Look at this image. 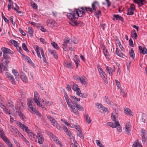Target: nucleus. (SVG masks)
Segmentation results:
<instances>
[{"mask_svg":"<svg viewBox=\"0 0 147 147\" xmlns=\"http://www.w3.org/2000/svg\"><path fill=\"white\" fill-rule=\"evenodd\" d=\"M64 97L66 101L68 106L69 107L71 110L76 115H78V110L75 109V105L76 104V102L80 100L79 98H78L72 96H70L71 99H69L68 95L66 92H64Z\"/></svg>","mask_w":147,"mask_h":147,"instance_id":"f257e3e1","label":"nucleus"},{"mask_svg":"<svg viewBox=\"0 0 147 147\" xmlns=\"http://www.w3.org/2000/svg\"><path fill=\"white\" fill-rule=\"evenodd\" d=\"M34 48L37 54L38 57L40 59L41 58V57L40 53V52L41 53L43 61L46 63H48L45 57L42 48L41 47H39L37 45L35 46V47H34Z\"/></svg>","mask_w":147,"mask_h":147,"instance_id":"f03ea898","label":"nucleus"},{"mask_svg":"<svg viewBox=\"0 0 147 147\" xmlns=\"http://www.w3.org/2000/svg\"><path fill=\"white\" fill-rule=\"evenodd\" d=\"M75 11H72L71 13H67V17L70 20H72V23L70 22V23L72 24H73L75 25H76L77 23L74 20L78 18V15H76Z\"/></svg>","mask_w":147,"mask_h":147,"instance_id":"7ed1b4c3","label":"nucleus"},{"mask_svg":"<svg viewBox=\"0 0 147 147\" xmlns=\"http://www.w3.org/2000/svg\"><path fill=\"white\" fill-rule=\"evenodd\" d=\"M98 70L101 77L103 78V79L104 82L107 84L108 83L107 79V76L105 73L103 71V69H102L100 65H98Z\"/></svg>","mask_w":147,"mask_h":147,"instance_id":"20e7f679","label":"nucleus"},{"mask_svg":"<svg viewBox=\"0 0 147 147\" xmlns=\"http://www.w3.org/2000/svg\"><path fill=\"white\" fill-rule=\"evenodd\" d=\"M47 117L48 118L50 121L53 123V124L54 126L56 127L58 129H60V126L58 124L57 121L53 117L49 115H47Z\"/></svg>","mask_w":147,"mask_h":147,"instance_id":"39448f33","label":"nucleus"},{"mask_svg":"<svg viewBox=\"0 0 147 147\" xmlns=\"http://www.w3.org/2000/svg\"><path fill=\"white\" fill-rule=\"evenodd\" d=\"M15 109L16 111H15V112L13 113L14 115L16 116L17 115H18L23 120L26 119V117L21 110L17 109L16 107H15Z\"/></svg>","mask_w":147,"mask_h":147,"instance_id":"423d86ee","label":"nucleus"},{"mask_svg":"<svg viewBox=\"0 0 147 147\" xmlns=\"http://www.w3.org/2000/svg\"><path fill=\"white\" fill-rule=\"evenodd\" d=\"M47 26L53 28L58 26L57 23L53 19H49L47 21Z\"/></svg>","mask_w":147,"mask_h":147,"instance_id":"0eeeda50","label":"nucleus"},{"mask_svg":"<svg viewBox=\"0 0 147 147\" xmlns=\"http://www.w3.org/2000/svg\"><path fill=\"white\" fill-rule=\"evenodd\" d=\"M16 124L24 131L26 133L29 132V129L26 126L18 121H16Z\"/></svg>","mask_w":147,"mask_h":147,"instance_id":"6e6552de","label":"nucleus"},{"mask_svg":"<svg viewBox=\"0 0 147 147\" xmlns=\"http://www.w3.org/2000/svg\"><path fill=\"white\" fill-rule=\"evenodd\" d=\"M106 70L109 75L111 76L113 73L115 71V65H113L112 67L106 66Z\"/></svg>","mask_w":147,"mask_h":147,"instance_id":"1a4fd4ad","label":"nucleus"},{"mask_svg":"<svg viewBox=\"0 0 147 147\" xmlns=\"http://www.w3.org/2000/svg\"><path fill=\"white\" fill-rule=\"evenodd\" d=\"M36 137L38 139V143L40 144H42L44 142V139L42 134L40 132L37 133Z\"/></svg>","mask_w":147,"mask_h":147,"instance_id":"9d476101","label":"nucleus"},{"mask_svg":"<svg viewBox=\"0 0 147 147\" xmlns=\"http://www.w3.org/2000/svg\"><path fill=\"white\" fill-rule=\"evenodd\" d=\"M50 136H51V138L53 139V141L57 145H62V144L61 142L58 139L57 137H56L53 133H51Z\"/></svg>","mask_w":147,"mask_h":147,"instance_id":"9b49d317","label":"nucleus"},{"mask_svg":"<svg viewBox=\"0 0 147 147\" xmlns=\"http://www.w3.org/2000/svg\"><path fill=\"white\" fill-rule=\"evenodd\" d=\"M118 116V113H117L116 110H115L112 113L111 115V117L112 120L115 122L117 121L118 122H119L118 120L117 119Z\"/></svg>","mask_w":147,"mask_h":147,"instance_id":"f8f14e48","label":"nucleus"},{"mask_svg":"<svg viewBox=\"0 0 147 147\" xmlns=\"http://www.w3.org/2000/svg\"><path fill=\"white\" fill-rule=\"evenodd\" d=\"M80 8H79V9H75V12L76 13V15H78V17H82L83 15H85V12L84 11L80 10Z\"/></svg>","mask_w":147,"mask_h":147,"instance_id":"ddd939ff","label":"nucleus"},{"mask_svg":"<svg viewBox=\"0 0 147 147\" xmlns=\"http://www.w3.org/2000/svg\"><path fill=\"white\" fill-rule=\"evenodd\" d=\"M22 56L24 58L25 60L27 61L31 66L33 67H34V64L32 62L29 57L24 54H23Z\"/></svg>","mask_w":147,"mask_h":147,"instance_id":"4468645a","label":"nucleus"},{"mask_svg":"<svg viewBox=\"0 0 147 147\" xmlns=\"http://www.w3.org/2000/svg\"><path fill=\"white\" fill-rule=\"evenodd\" d=\"M142 135V140L143 142V144H145L146 140V130L144 129H142L141 131Z\"/></svg>","mask_w":147,"mask_h":147,"instance_id":"2eb2a0df","label":"nucleus"},{"mask_svg":"<svg viewBox=\"0 0 147 147\" xmlns=\"http://www.w3.org/2000/svg\"><path fill=\"white\" fill-rule=\"evenodd\" d=\"M38 93L36 91H35L34 92V98L35 102L36 103L37 106H40V102L38 100L39 99V97H38Z\"/></svg>","mask_w":147,"mask_h":147,"instance_id":"dca6fc26","label":"nucleus"},{"mask_svg":"<svg viewBox=\"0 0 147 147\" xmlns=\"http://www.w3.org/2000/svg\"><path fill=\"white\" fill-rule=\"evenodd\" d=\"M1 50L3 52V54H6L7 53L13 54V52L10 49L5 47L2 48Z\"/></svg>","mask_w":147,"mask_h":147,"instance_id":"f3484780","label":"nucleus"},{"mask_svg":"<svg viewBox=\"0 0 147 147\" xmlns=\"http://www.w3.org/2000/svg\"><path fill=\"white\" fill-rule=\"evenodd\" d=\"M80 9L84 11L85 12L86 11L87 13L89 14L93 12L92 9L90 7H82L80 8Z\"/></svg>","mask_w":147,"mask_h":147,"instance_id":"a211bd4d","label":"nucleus"},{"mask_svg":"<svg viewBox=\"0 0 147 147\" xmlns=\"http://www.w3.org/2000/svg\"><path fill=\"white\" fill-rule=\"evenodd\" d=\"M69 40L70 39L68 37L63 42L62 45V48L65 51H67L68 50L67 44L68 42H69Z\"/></svg>","mask_w":147,"mask_h":147,"instance_id":"6ab92c4d","label":"nucleus"},{"mask_svg":"<svg viewBox=\"0 0 147 147\" xmlns=\"http://www.w3.org/2000/svg\"><path fill=\"white\" fill-rule=\"evenodd\" d=\"M131 125L130 123L129 122L127 123L125 125V131L128 135H129L130 134V132L131 130Z\"/></svg>","mask_w":147,"mask_h":147,"instance_id":"aec40b11","label":"nucleus"},{"mask_svg":"<svg viewBox=\"0 0 147 147\" xmlns=\"http://www.w3.org/2000/svg\"><path fill=\"white\" fill-rule=\"evenodd\" d=\"M119 124V122L117 121H116L115 123L113 122H108L107 123V125L110 127L113 128H115L117 127V125H118Z\"/></svg>","mask_w":147,"mask_h":147,"instance_id":"412c9836","label":"nucleus"},{"mask_svg":"<svg viewBox=\"0 0 147 147\" xmlns=\"http://www.w3.org/2000/svg\"><path fill=\"white\" fill-rule=\"evenodd\" d=\"M1 138L9 147H12L13 146L12 144L10 142L8 138L6 137L5 135L3 136Z\"/></svg>","mask_w":147,"mask_h":147,"instance_id":"4be33fe9","label":"nucleus"},{"mask_svg":"<svg viewBox=\"0 0 147 147\" xmlns=\"http://www.w3.org/2000/svg\"><path fill=\"white\" fill-rule=\"evenodd\" d=\"M99 7V4L97 1L94 2L92 4V9L94 11H96Z\"/></svg>","mask_w":147,"mask_h":147,"instance_id":"5701e85b","label":"nucleus"},{"mask_svg":"<svg viewBox=\"0 0 147 147\" xmlns=\"http://www.w3.org/2000/svg\"><path fill=\"white\" fill-rule=\"evenodd\" d=\"M139 49L141 54H142L145 55L147 54V49L145 47H142V46H140L139 47Z\"/></svg>","mask_w":147,"mask_h":147,"instance_id":"b1692460","label":"nucleus"},{"mask_svg":"<svg viewBox=\"0 0 147 147\" xmlns=\"http://www.w3.org/2000/svg\"><path fill=\"white\" fill-rule=\"evenodd\" d=\"M3 56L5 61V64L7 65L10 62V57L6 54H3Z\"/></svg>","mask_w":147,"mask_h":147,"instance_id":"393cba45","label":"nucleus"},{"mask_svg":"<svg viewBox=\"0 0 147 147\" xmlns=\"http://www.w3.org/2000/svg\"><path fill=\"white\" fill-rule=\"evenodd\" d=\"M0 107L3 109V111L6 114L8 115H10L11 114L10 111L8 110L7 108L1 103H0Z\"/></svg>","mask_w":147,"mask_h":147,"instance_id":"a878e982","label":"nucleus"},{"mask_svg":"<svg viewBox=\"0 0 147 147\" xmlns=\"http://www.w3.org/2000/svg\"><path fill=\"white\" fill-rule=\"evenodd\" d=\"M113 19L114 20H117L121 21H122L123 20V18L118 14H114L113 15Z\"/></svg>","mask_w":147,"mask_h":147,"instance_id":"bb28decb","label":"nucleus"},{"mask_svg":"<svg viewBox=\"0 0 147 147\" xmlns=\"http://www.w3.org/2000/svg\"><path fill=\"white\" fill-rule=\"evenodd\" d=\"M74 60L76 64V68H77L78 66V64L80 62L78 56L77 55H75L74 57Z\"/></svg>","mask_w":147,"mask_h":147,"instance_id":"cd10ccee","label":"nucleus"},{"mask_svg":"<svg viewBox=\"0 0 147 147\" xmlns=\"http://www.w3.org/2000/svg\"><path fill=\"white\" fill-rule=\"evenodd\" d=\"M87 79L86 78L81 77L79 81L82 84L86 86L87 84Z\"/></svg>","mask_w":147,"mask_h":147,"instance_id":"c85d7f7f","label":"nucleus"},{"mask_svg":"<svg viewBox=\"0 0 147 147\" xmlns=\"http://www.w3.org/2000/svg\"><path fill=\"white\" fill-rule=\"evenodd\" d=\"M20 78L23 82H28V78L25 74L24 73L22 74L20 76Z\"/></svg>","mask_w":147,"mask_h":147,"instance_id":"c756f323","label":"nucleus"},{"mask_svg":"<svg viewBox=\"0 0 147 147\" xmlns=\"http://www.w3.org/2000/svg\"><path fill=\"white\" fill-rule=\"evenodd\" d=\"M28 100L27 105L29 108L30 107H34V104L32 100L28 99Z\"/></svg>","mask_w":147,"mask_h":147,"instance_id":"7c9ffc66","label":"nucleus"},{"mask_svg":"<svg viewBox=\"0 0 147 147\" xmlns=\"http://www.w3.org/2000/svg\"><path fill=\"white\" fill-rule=\"evenodd\" d=\"M142 121L144 123L147 122V114L146 113H143L142 114Z\"/></svg>","mask_w":147,"mask_h":147,"instance_id":"2f4dec72","label":"nucleus"},{"mask_svg":"<svg viewBox=\"0 0 147 147\" xmlns=\"http://www.w3.org/2000/svg\"><path fill=\"white\" fill-rule=\"evenodd\" d=\"M116 54L120 57H123L124 56V55L121 52L120 50L117 47L116 48Z\"/></svg>","mask_w":147,"mask_h":147,"instance_id":"473e14b6","label":"nucleus"},{"mask_svg":"<svg viewBox=\"0 0 147 147\" xmlns=\"http://www.w3.org/2000/svg\"><path fill=\"white\" fill-rule=\"evenodd\" d=\"M65 67H67L69 69L72 68L73 66L71 63L70 62H67L63 63Z\"/></svg>","mask_w":147,"mask_h":147,"instance_id":"72a5a7b5","label":"nucleus"},{"mask_svg":"<svg viewBox=\"0 0 147 147\" xmlns=\"http://www.w3.org/2000/svg\"><path fill=\"white\" fill-rule=\"evenodd\" d=\"M63 128L64 131L66 132L67 134L71 138L72 136L71 134V132L68 130L67 127L66 126H64L63 127Z\"/></svg>","mask_w":147,"mask_h":147,"instance_id":"f704fd0d","label":"nucleus"},{"mask_svg":"<svg viewBox=\"0 0 147 147\" xmlns=\"http://www.w3.org/2000/svg\"><path fill=\"white\" fill-rule=\"evenodd\" d=\"M103 53L106 59L109 60L110 58L109 57V53L107 50L105 49H103Z\"/></svg>","mask_w":147,"mask_h":147,"instance_id":"c9c22d12","label":"nucleus"},{"mask_svg":"<svg viewBox=\"0 0 147 147\" xmlns=\"http://www.w3.org/2000/svg\"><path fill=\"white\" fill-rule=\"evenodd\" d=\"M77 135L79 136L80 138L82 139H84V136L83 135V134L82 131L80 129L78 130Z\"/></svg>","mask_w":147,"mask_h":147,"instance_id":"e433bc0d","label":"nucleus"},{"mask_svg":"<svg viewBox=\"0 0 147 147\" xmlns=\"http://www.w3.org/2000/svg\"><path fill=\"white\" fill-rule=\"evenodd\" d=\"M124 112L125 114L131 115H132L131 111L130 109L127 108H125Z\"/></svg>","mask_w":147,"mask_h":147,"instance_id":"4c0bfd02","label":"nucleus"},{"mask_svg":"<svg viewBox=\"0 0 147 147\" xmlns=\"http://www.w3.org/2000/svg\"><path fill=\"white\" fill-rule=\"evenodd\" d=\"M75 108L76 107L79 110V111H84V107L80 105H78L77 104H75Z\"/></svg>","mask_w":147,"mask_h":147,"instance_id":"58836bf2","label":"nucleus"},{"mask_svg":"<svg viewBox=\"0 0 147 147\" xmlns=\"http://www.w3.org/2000/svg\"><path fill=\"white\" fill-rule=\"evenodd\" d=\"M28 134V136L29 137H31L34 138H36L37 135H36L34 133L31 132L29 130L28 132H27Z\"/></svg>","mask_w":147,"mask_h":147,"instance_id":"ea45409f","label":"nucleus"},{"mask_svg":"<svg viewBox=\"0 0 147 147\" xmlns=\"http://www.w3.org/2000/svg\"><path fill=\"white\" fill-rule=\"evenodd\" d=\"M116 41L121 50L122 51L124 52L125 51V49L122 45L121 44V42H120L119 40H117Z\"/></svg>","mask_w":147,"mask_h":147,"instance_id":"a19ab883","label":"nucleus"},{"mask_svg":"<svg viewBox=\"0 0 147 147\" xmlns=\"http://www.w3.org/2000/svg\"><path fill=\"white\" fill-rule=\"evenodd\" d=\"M33 30L32 28L28 27V33L30 36L33 35Z\"/></svg>","mask_w":147,"mask_h":147,"instance_id":"79ce46f5","label":"nucleus"},{"mask_svg":"<svg viewBox=\"0 0 147 147\" xmlns=\"http://www.w3.org/2000/svg\"><path fill=\"white\" fill-rule=\"evenodd\" d=\"M3 70L5 71H7V68L4 66L1 65L0 66V72L2 73L3 72Z\"/></svg>","mask_w":147,"mask_h":147,"instance_id":"37998d69","label":"nucleus"},{"mask_svg":"<svg viewBox=\"0 0 147 147\" xmlns=\"http://www.w3.org/2000/svg\"><path fill=\"white\" fill-rule=\"evenodd\" d=\"M7 102L9 105V106L10 107L13 109L14 108V106L13 105V102L11 100H7Z\"/></svg>","mask_w":147,"mask_h":147,"instance_id":"c03bdc74","label":"nucleus"},{"mask_svg":"<svg viewBox=\"0 0 147 147\" xmlns=\"http://www.w3.org/2000/svg\"><path fill=\"white\" fill-rule=\"evenodd\" d=\"M131 34L132 37L136 39L137 34L135 30H134L133 31H132Z\"/></svg>","mask_w":147,"mask_h":147,"instance_id":"a18cd8bd","label":"nucleus"},{"mask_svg":"<svg viewBox=\"0 0 147 147\" xmlns=\"http://www.w3.org/2000/svg\"><path fill=\"white\" fill-rule=\"evenodd\" d=\"M129 53L130 56L133 59H134L135 57V55L133 49H131L129 51Z\"/></svg>","mask_w":147,"mask_h":147,"instance_id":"49530a36","label":"nucleus"},{"mask_svg":"<svg viewBox=\"0 0 147 147\" xmlns=\"http://www.w3.org/2000/svg\"><path fill=\"white\" fill-rule=\"evenodd\" d=\"M85 118L86 119V122L88 123L89 124L91 122V120L90 119V117L88 115L86 114L84 115Z\"/></svg>","mask_w":147,"mask_h":147,"instance_id":"de8ad7c7","label":"nucleus"},{"mask_svg":"<svg viewBox=\"0 0 147 147\" xmlns=\"http://www.w3.org/2000/svg\"><path fill=\"white\" fill-rule=\"evenodd\" d=\"M9 129H10L11 132H12L13 131H14L16 133H17L18 132V130L15 127L12 126H10L8 127Z\"/></svg>","mask_w":147,"mask_h":147,"instance_id":"09e8293b","label":"nucleus"},{"mask_svg":"<svg viewBox=\"0 0 147 147\" xmlns=\"http://www.w3.org/2000/svg\"><path fill=\"white\" fill-rule=\"evenodd\" d=\"M143 147L141 144H140L139 142L137 141L135 144H134L132 145V147Z\"/></svg>","mask_w":147,"mask_h":147,"instance_id":"8fccbe9b","label":"nucleus"},{"mask_svg":"<svg viewBox=\"0 0 147 147\" xmlns=\"http://www.w3.org/2000/svg\"><path fill=\"white\" fill-rule=\"evenodd\" d=\"M28 110H29L30 111L32 114H34L37 110L34 107L29 108Z\"/></svg>","mask_w":147,"mask_h":147,"instance_id":"3c124183","label":"nucleus"},{"mask_svg":"<svg viewBox=\"0 0 147 147\" xmlns=\"http://www.w3.org/2000/svg\"><path fill=\"white\" fill-rule=\"evenodd\" d=\"M51 44L52 46L54 47V48L56 49H58L59 47L57 44L55 43V42H53L51 43Z\"/></svg>","mask_w":147,"mask_h":147,"instance_id":"603ef678","label":"nucleus"},{"mask_svg":"<svg viewBox=\"0 0 147 147\" xmlns=\"http://www.w3.org/2000/svg\"><path fill=\"white\" fill-rule=\"evenodd\" d=\"M16 47L17 50L22 55H22L24 54L23 53V51L21 47H19L18 45Z\"/></svg>","mask_w":147,"mask_h":147,"instance_id":"864d4df0","label":"nucleus"},{"mask_svg":"<svg viewBox=\"0 0 147 147\" xmlns=\"http://www.w3.org/2000/svg\"><path fill=\"white\" fill-rule=\"evenodd\" d=\"M22 47L23 48V49L27 52H29V51L25 43H23L22 44Z\"/></svg>","mask_w":147,"mask_h":147,"instance_id":"5fc2aeb1","label":"nucleus"},{"mask_svg":"<svg viewBox=\"0 0 147 147\" xmlns=\"http://www.w3.org/2000/svg\"><path fill=\"white\" fill-rule=\"evenodd\" d=\"M120 89V92L121 94L124 97L125 96L126 93L125 91H124L121 88H119Z\"/></svg>","mask_w":147,"mask_h":147,"instance_id":"6e6d98bb","label":"nucleus"},{"mask_svg":"<svg viewBox=\"0 0 147 147\" xmlns=\"http://www.w3.org/2000/svg\"><path fill=\"white\" fill-rule=\"evenodd\" d=\"M96 142L99 147H105V146L101 143L100 140H96Z\"/></svg>","mask_w":147,"mask_h":147,"instance_id":"4d7b16f0","label":"nucleus"},{"mask_svg":"<svg viewBox=\"0 0 147 147\" xmlns=\"http://www.w3.org/2000/svg\"><path fill=\"white\" fill-rule=\"evenodd\" d=\"M5 135V133L3 131V129L0 127V136L1 138Z\"/></svg>","mask_w":147,"mask_h":147,"instance_id":"13d9d810","label":"nucleus"},{"mask_svg":"<svg viewBox=\"0 0 147 147\" xmlns=\"http://www.w3.org/2000/svg\"><path fill=\"white\" fill-rule=\"evenodd\" d=\"M11 42L16 47L19 44V43L13 40H11Z\"/></svg>","mask_w":147,"mask_h":147,"instance_id":"bf43d9fd","label":"nucleus"},{"mask_svg":"<svg viewBox=\"0 0 147 147\" xmlns=\"http://www.w3.org/2000/svg\"><path fill=\"white\" fill-rule=\"evenodd\" d=\"M79 88H78V85L76 84H74L73 85V87L72 88V89L76 91L77 90H78Z\"/></svg>","mask_w":147,"mask_h":147,"instance_id":"052dcab7","label":"nucleus"},{"mask_svg":"<svg viewBox=\"0 0 147 147\" xmlns=\"http://www.w3.org/2000/svg\"><path fill=\"white\" fill-rule=\"evenodd\" d=\"M11 77L9 79L10 82L13 84H15V81L13 77V76H11Z\"/></svg>","mask_w":147,"mask_h":147,"instance_id":"680f3d73","label":"nucleus"},{"mask_svg":"<svg viewBox=\"0 0 147 147\" xmlns=\"http://www.w3.org/2000/svg\"><path fill=\"white\" fill-rule=\"evenodd\" d=\"M31 6L34 9H37L38 8V6L37 5L34 3L31 2Z\"/></svg>","mask_w":147,"mask_h":147,"instance_id":"e2e57ef3","label":"nucleus"},{"mask_svg":"<svg viewBox=\"0 0 147 147\" xmlns=\"http://www.w3.org/2000/svg\"><path fill=\"white\" fill-rule=\"evenodd\" d=\"M13 141L15 143L16 145V146L18 147H20V145L19 144V143L17 141V140H16V139L14 138H13Z\"/></svg>","mask_w":147,"mask_h":147,"instance_id":"0e129e2a","label":"nucleus"},{"mask_svg":"<svg viewBox=\"0 0 147 147\" xmlns=\"http://www.w3.org/2000/svg\"><path fill=\"white\" fill-rule=\"evenodd\" d=\"M134 11H133L129 9H128L127 14L128 15H131L134 14Z\"/></svg>","mask_w":147,"mask_h":147,"instance_id":"69168bd1","label":"nucleus"},{"mask_svg":"<svg viewBox=\"0 0 147 147\" xmlns=\"http://www.w3.org/2000/svg\"><path fill=\"white\" fill-rule=\"evenodd\" d=\"M117 129L118 132H120L122 131V129L120 124L119 123V125H117Z\"/></svg>","mask_w":147,"mask_h":147,"instance_id":"338daca9","label":"nucleus"},{"mask_svg":"<svg viewBox=\"0 0 147 147\" xmlns=\"http://www.w3.org/2000/svg\"><path fill=\"white\" fill-rule=\"evenodd\" d=\"M101 11L99 10L98 11H95L94 13V15L96 17H97L98 16H99L101 14Z\"/></svg>","mask_w":147,"mask_h":147,"instance_id":"774afa93","label":"nucleus"}]
</instances>
